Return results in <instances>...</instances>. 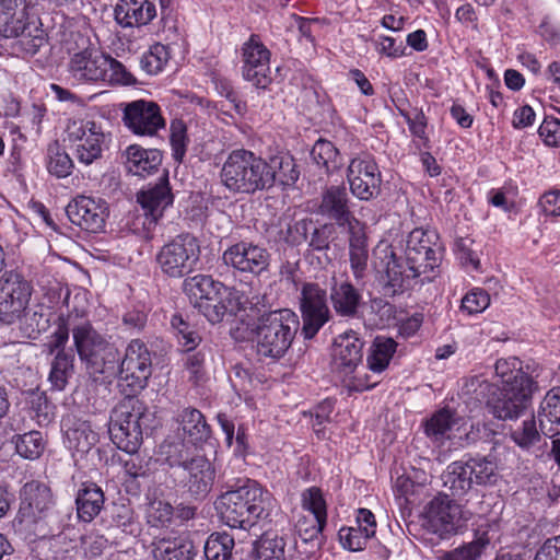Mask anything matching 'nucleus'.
Instances as JSON below:
<instances>
[{
  "label": "nucleus",
  "mask_w": 560,
  "mask_h": 560,
  "mask_svg": "<svg viewBox=\"0 0 560 560\" xmlns=\"http://www.w3.org/2000/svg\"><path fill=\"white\" fill-rule=\"evenodd\" d=\"M300 171L288 151H278L264 159L253 151L236 149L229 153L221 171L222 185L233 194L254 195L276 185L292 186Z\"/></svg>",
  "instance_id": "obj_1"
},
{
  "label": "nucleus",
  "mask_w": 560,
  "mask_h": 560,
  "mask_svg": "<svg viewBox=\"0 0 560 560\" xmlns=\"http://www.w3.org/2000/svg\"><path fill=\"white\" fill-rule=\"evenodd\" d=\"M299 326L298 315L289 308L259 315L252 328L257 355L271 360L283 358L295 338Z\"/></svg>",
  "instance_id": "obj_2"
},
{
  "label": "nucleus",
  "mask_w": 560,
  "mask_h": 560,
  "mask_svg": "<svg viewBox=\"0 0 560 560\" xmlns=\"http://www.w3.org/2000/svg\"><path fill=\"white\" fill-rule=\"evenodd\" d=\"M265 492L252 480L223 492L215 501L222 522L231 528L248 529L265 513Z\"/></svg>",
  "instance_id": "obj_3"
},
{
  "label": "nucleus",
  "mask_w": 560,
  "mask_h": 560,
  "mask_svg": "<svg viewBox=\"0 0 560 560\" xmlns=\"http://www.w3.org/2000/svg\"><path fill=\"white\" fill-rule=\"evenodd\" d=\"M128 398L114 410L109 434L119 450L133 454L142 444L143 433L155 428L156 419L143 401Z\"/></svg>",
  "instance_id": "obj_4"
},
{
  "label": "nucleus",
  "mask_w": 560,
  "mask_h": 560,
  "mask_svg": "<svg viewBox=\"0 0 560 560\" xmlns=\"http://www.w3.org/2000/svg\"><path fill=\"white\" fill-rule=\"evenodd\" d=\"M443 487L448 497L463 498L475 486L488 487L498 481V463L494 456H468L451 463L442 474Z\"/></svg>",
  "instance_id": "obj_5"
},
{
  "label": "nucleus",
  "mask_w": 560,
  "mask_h": 560,
  "mask_svg": "<svg viewBox=\"0 0 560 560\" xmlns=\"http://www.w3.org/2000/svg\"><path fill=\"white\" fill-rule=\"evenodd\" d=\"M376 280L386 296L404 293L412 280L425 275L416 264H409L406 255H398L388 244H380L374 250Z\"/></svg>",
  "instance_id": "obj_6"
},
{
  "label": "nucleus",
  "mask_w": 560,
  "mask_h": 560,
  "mask_svg": "<svg viewBox=\"0 0 560 560\" xmlns=\"http://www.w3.org/2000/svg\"><path fill=\"white\" fill-rule=\"evenodd\" d=\"M155 260L163 275L184 278L195 271L200 261L199 242L189 233L177 235L159 249Z\"/></svg>",
  "instance_id": "obj_7"
},
{
  "label": "nucleus",
  "mask_w": 560,
  "mask_h": 560,
  "mask_svg": "<svg viewBox=\"0 0 560 560\" xmlns=\"http://www.w3.org/2000/svg\"><path fill=\"white\" fill-rule=\"evenodd\" d=\"M34 288L24 275L15 269L0 276V325L13 326L22 322L30 305Z\"/></svg>",
  "instance_id": "obj_8"
},
{
  "label": "nucleus",
  "mask_w": 560,
  "mask_h": 560,
  "mask_svg": "<svg viewBox=\"0 0 560 560\" xmlns=\"http://www.w3.org/2000/svg\"><path fill=\"white\" fill-rule=\"evenodd\" d=\"M117 368L118 387L126 397H133L147 387L152 374V359L148 347L139 339L131 340Z\"/></svg>",
  "instance_id": "obj_9"
},
{
  "label": "nucleus",
  "mask_w": 560,
  "mask_h": 560,
  "mask_svg": "<svg viewBox=\"0 0 560 560\" xmlns=\"http://www.w3.org/2000/svg\"><path fill=\"white\" fill-rule=\"evenodd\" d=\"M299 310L302 334L304 338L311 339L332 318L327 289L317 282H303L300 289Z\"/></svg>",
  "instance_id": "obj_10"
},
{
  "label": "nucleus",
  "mask_w": 560,
  "mask_h": 560,
  "mask_svg": "<svg viewBox=\"0 0 560 560\" xmlns=\"http://www.w3.org/2000/svg\"><path fill=\"white\" fill-rule=\"evenodd\" d=\"M65 135L63 141L70 143L73 154L80 163L90 165L102 158L106 136L95 121L69 119Z\"/></svg>",
  "instance_id": "obj_11"
},
{
  "label": "nucleus",
  "mask_w": 560,
  "mask_h": 560,
  "mask_svg": "<svg viewBox=\"0 0 560 560\" xmlns=\"http://www.w3.org/2000/svg\"><path fill=\"white\" fill-rule=\"evenodd\" d=\"M472 513L444 497L434 498L427 510V526L441 538L456 534L471 518Z\"/></svg>",
  "instance_id": "obj_12"
},
{
  "label": "nucleus",
  "mask_w": 560,
  "mask_h": 560,
  "mask_svg": "<svg viewBox=\"0 0 560 560\" xmlns=\"http://www.w3.org/2000/svg\"><path fill=\"white\" fill-rule=\"evenodd\" d=\"M537 390V383L502 387L489 401V412L502 421L517 420L530 409L533 395Z\"/></svg>",
  "instance_id": "obj_13"
},
{
  "label": "nucleus",
  "mask_w": 560,
  "mask_h": 560,
  "mask_svg": "<svg viewBox=\"0 0 560 560\" xmlns=\"http://www.w3.org/2000/svg\"><path fill=\"white\" fill-rule=\"evenodd\" d=\"M347 178L353 196L360 200L377 198L382 191V174L373 156L363 154L351 159Z\"/></svg>",
  "instance_id": "obj_14"
},
{
  "label": "nucleus",
  "mask_w": 560,
  "mask_h": 560,
  "mask_svg": "<svg viewBox=\"0 0 560 560\" xmlns=\"http://www.w3.org/2000/svg\"><path fill=\"white\" fill-rule=\"evenodd\" d=\"M122 121L135 135L144 137H154L166 126L159 104L145 100L125 104Z\"/></svg>",
  "instance_id": "obj_15"
},
{
  "label": "nucleus",
  "mask_w": 560,
  "mask_h": 560,
  "mask_svg": "<svg viewBox=\"0 0 560 560\" xmlns=\"http://www.w3.org/2000/svg\"><path fill=\"white\" fill-rule=\"evenodd\" d=\"M222 260L235 270L259 276L268 270L271 255L266 247L241 241L223 252Z\"/></svg>",
  "instance_id": "obj_16"
},
{
  "label": "nucleus",
  "mask_w": 560,
  "mask_h": 560,
  "mask_svg": "<svg viewBox=\"0 0 560 560\" xmlns=\"http://www.w3.org/2000/svg\"><path fill=\"white\" fill-rule=\"evenodd\" d=\"M438 235L423 229L412 230L406 240L405 255L409 264H416L424 273L432 272L441 261V246Z\"/></svg>",
  "instance_id": "obj_17"
},
{
  "label": "nucleus",
  "mask_w": 560,
  "mask_h": 560,
  "mask_svg": "<svg viewBox=\"0 0 560 560\" xmlns=\"http://www.w3.org/2000/svg\"><path fill=\"white\" fill-rule=\"evenodd\" d=\"M137 201L143 210L144 230L150 231L156 225L164 210L173 205L174 195L168 182V171L164 170L163 175L152 187L141 190L137 195Z\"/></svg>",
  "instance_id": "obj_18"
},
{
  "label": "nucleus",
  "mask_w": 560,
  "mask_h": 560,
  "mask_svg": "<svg viewBox=\"0 0 560 560\" xmlns=\"http://www.w3.org/2000/svg\"><path fill=\"white\" fill-rule=\"evenodd\" d=\"M66 213L69 220L82 230L97 233L105 226L108 207L101 198L78 196L68 203Z\"/></svg>",
  "instance_id": "obj_19"
},
{
  "label": "nucleus",
  "mask_w": 560,
  "mask_h": 560,
  "mask_svg": "<svg viewBox=\"0 0 560 560\" xmlns=\"http://www.w3.org/2000/svg\"><path fill=\"white\" fill-rule=\"evenodd\" d=\"M243 77L252 82L257 89H267L271 83L270 77V51L252 35L243 46Z\"/></svg>",
  "instance_id": "obj_20"
},
{
  "label": "nucleus",
  "mask_w": 560,
  "mask_h": 560,
  "mask_svg": "<svg viewBox=\"0 0 560 560\" xmlns=\"http://www.w3.org/2000/svg\"><path fill=\"white\" fill-rule=\"evenodd\" d=\"M318 213L348 230L350 226L360 224V221L350 211L349 196L345 186H330L323 191Z\"/></svg>",
  "instance_id": "obj_21"
},
{
  "label": "nucleus",
  "mask_w": 560,
  "mask_h": 560,
  "mask_svg": "<svg viewBox=\"0 0 560 560\" xmlns=\"http://www.w3.org/2000/svg\"><path fill=\"white\" fill-rule=\"evenodd\" d=\"M39 0H0V35H16L27 25V19L37 16Z\"/></svg>",
  "instance_id": "obj_22"
},
{
  "label": "nucleus",
  "mask_w": 560,
  "mask_h": 560,
  "mask_svg": "<svg viewBox=\"0 0 560 560\" xmlns=\"http://www.w3.org/2000/svg\"><path fill=\"white\" fill-rule=\"evenodd\" d=\"M329 300L335 313L347 318L358 317L364 304L361 291L348 279L339 280L335 275L329 282Z\"/></svg>",
  "instance_id": "obj_23"
},
{
  "label": "nucleus",
  "mask_w": 560,
  "mask_h": 560,
  "mask_svg": "<svg viewBox=\"0 0 560 560\" xmlns=\"http://www.w3.org/2000/svg\"><path fill=\"white\" fill-rule=\"evenodd\" d=\"M107 66H110L107 55L96 48L86 47L71 57L69 71L78 80L103 81Z\"/></svg>",
  "instance_id": "obj_24"
},
{
  "label": "nucleus",
  "mask_w": 560,
  "mask_h": 560,
  "mask_svg": "<svg viewBox=\"0 0 560 560\" xmlns=\"http://www.w3.org/2000/svg\"><path fill=\"white\" fill-rule=\"evenodd\" d=\"M183 486L191 498L202 500L211 491L215 478V469L203 454L183 469Z\"/></svg>",
  "instance_id": "obj_25"
},
{
  "label": "nucleus",
  "mask_w": 560,
  "mask_h": 560,
  "mask_svg": "<svg viewBox=\"0 0 560 560\" xmlns=\"http://www.w3.org/2000/svg\"><path fill=\"white\" fill-rule=\"evenodd\" d=\"M19 514L22 518L35 522L52 504L49 487L37 480L26 482L20 492Z\"/></svg>",
  "instance_id": "obj_26"
},
{
  "label": "nucleus",
  "mask_w": 560,
  "mask_h": 560,
  "mask_svg": "<svg viewBox=\"0 0 560 560\" xmlns=\"http://www.w3.org/2000/svg\"><path fill=\"white\" fill-rule=\"evenodd\" d=\"M363 341L353 330L339 335L334 342L332 363L345 375L351 374L363 358Z\"/></svg>",
  "instance_id": "obj_27"
},
{
  "label": "nucleus",
  "mask_w": 560,
  "mask_h": 560,
  "mask_svg": "<svg viewBox=\"0 0 560 560\" xmlns=\"http://www.w3.org/2000/svg\"><path fill=\"white\" fill-rule=\"evenodd\" d=\"M150 547L154 560H192L197 555L192 540L185 536H158Z\"/></svg>",
  "instance_id": "obj_28"
},
{
  "label": "nucleus",
  "mask_w": 560,
  "mask_h": 560,
  "mask_svg": "<svg viewBox=\"0 0 560 560\" xmlns=\"http://www.w3.org/2000/svg\"><path fill=\"white\" fill-rule=\"evenodd\" d=\"M155 15V5L149 0H119L115 7V19L124 27L147 25Z\"/></svg>",
  "instance_id": "obj_29"
},
{
  "label": "nucleus",
  "mask_w": 560,
  "mask_h": 560,
  "mask_svg": "<svg viewBox=\"0 0 560 560\" xmlns=\"http://www.w3.org/2000/svg\"><path fill=\"white\" fill-rule=\"evenodd\" d=\"M105 494L95 482H82L75 494L78 518L82 522H92L103 510Z\"/></svg>",
  "instance_id": "obj_30"
},
{
  "label": "nucleus",
  "mask_w": 560,
  "mask_h": 560,
  "mask_svg": "<svg viewBox=\"0 0 560 560\" xmlns=\"http://www.w3.org/2000/svg\"><path fill=\"white\" fill-rule=\"evenodd\" d=\"M175 420L179 425L178 430L194 446L207 442L211 435V429L205 416L196 408H184L177 413Z\"/></svg>",
  "instance_id": "obj_31"
},
{
  "label": "nucleus",
  "mask_w": 560,
  "mask_h": 560,
  "mask_svg": "<svg viewBox=\"0 0 560 560\" xmlns=\"http://www.w3.org/2000/svg\"><path fill=\"white\" fill-rule=\"evenodd\" d=\"M126 168L128 172L144 176L156 171L162 163V152L158 149H144L138 144H131L126 149Z\"/></svg>",
  "instance_id": "obj_32"
},
{
  "label": "nucleus",
  "mask_w": 560,
  "mask_h": 560,
  "mask_svg": "<svg viewBox=\"0 0 560 560\" xmlns=\"http://www.w3.org/2000/svg\"><path fill=\"white\" fill-rule=\"evenodd\" d=\"M538 419L544 435L560 434V387L550 389L540 404Z\"/></svg>",
  "instance_id": "obj_33"
},
{
  "label": "nucleus",
  "mask_w": 560,
  "mask_h": 560,
  "mask_svg": "<svg viewBox=\"0 0 560 560\" xmlns=\"http://www.w3.org/2000/svg\"><path fill=\"white\" fill-rule=\"evenodd\" d=\"M349 233V260L353 277L360 280L368 268L369 250L365 233L361 224L350 226Z\"/></svg>",
  "instance_id": "obj_34"
},
{
  "label": "nucleus",
  "mask_w": 560,
  "mask_h": 560,
  "mask_svg": "<svg viewBox=\"0 0 560 560\" xmlns=\"http://www.w3.org/2000/svg\"><path fill=\"white\" fill-rule=\"evenodd\" d=\"M74 346L81 361L88 359L90 353H94L114 345L97 332L89 323L79 325L72 330Z\"/></svg>",
  "instance_id": "obj_35"
},
{
  "label": "nucleus",
  "mask_w": 560,
  "mask_h": 560,
  "mask_svg": "<svg viewBox=\"0 0 560 560\" xmlns=\"http://www.w3.org/2000/svg\"><path fill=\"white\" fill-rule=\"evenodd\" d=\"M510 439L523 451L535 452L547 445L546 439L537 428L534 415L511 428Z\"/></svg>",
  "instance_id": "obj_36"
},
{
  "label": "nucleus",
  "mask_w": 560,
  "mask_h": 560,
  "mask_svg": "<svg viewBox=\"0 0 560 560\" xmlns=\"http://www.w3.org/2000/svg\"><path fill=\"white\" fill-rule=\"evenodd\" d=\"M183 288L194 305L211 296L214 298L215 294H219L220 290L226 292V285L207 275H196L186 278Z\"/></svg>",
  "instance_id": "obj_37"
},
{
  "label": "nucleus",
  "mask_w": 560,
  "mask_h": 560,
  "mask_svg": "<svg viewBox=\"0 0 560 560\" xmlns=\"http://www.w3.org/2000/svg\"><path fill=\"white\" fill-rule=\"evenodd\" d=\"M161 454L164 455L165 462L170 467H178L185 469L190 463L202 454H200L197 447L185 440L165 441L161 445Z\"/></svg>",
  "instance_id": "obj_38"
},
{
  "label": "nucleus",
  "mask_w": 560,
  "mask_h": 560,
  "mask_svg": "<svg viewBox=\"0 0 560 560\" xmlns=\"http://www.w3.org/2000/svg\"><path fill=\"white\" fill-rule=\"evenodd\" d=\"M119 361V351L113 346L92 354L90 353V357L81 362L84 363L85 369L91 375H105L109 377L117 373Z\"/></svg>",
  "instance_id": "obj_39"
},
{
  "label": "nucleus",
  "mask_w": 560,
  "mask_h": 560,
  "mask_svg": "<svg viewBox=\"0 0 560 560\" xmlns=\"http://www.w3.org/2000/svg\"><path fill=\"white\" fill-rule=\"evenodd\" d=\"M285 546L284 535L266 532L254 544V560H285Z\"/></svg>",
  "instance_id": "obj_40"
},
{
  "label": "nucleus",
  "mask_w": 560,
  "mask_h": 560,
  "mask_svg": "<svg viewBox=\"0 0 560 560\" xmlns=\"http://www.w3.org/2000/svg\"><path fill=\"white\" fill-rule=\"evenodd\" d=\"M68 446L79 453H88L98 441L97 433L89 421L77 420L66 431Z\"/></svg>",
  "instance_id": "obj_41"
},
{
  "label": "nucleus",
  "mask_w": 560,
  "mask_h": 560,
  "mask_svg": "<svg viewBox=\"0 0 560 560\" xmlns=\"http://www.w3.org/2000/svg\"><path fill=\"white\" fill-rule=\"evenodd\" d=\"M495 375L501 380L502 387L537 383L522 371L521 361L513 357L499 359L494 365Z\"/></svg>",
  "instance_id": "obj_42"
},
{
  "label": "nucleus",
  "mask_w": 560,
  "mask_h": 560,
  "mask_svg": "<svg viewBox=\"0 0 560 560\" xmlns=\"http://www.w3.org/2000/svg\"><path fill=\"white\" fill-rule=\"evenodd\" d=\"M495 392L494 386L481 375H472L464 378L460 387V395L466 398V402L475 405L487 404L489 407L490 398Z\"/></svg>",
  "instance_id": "obj_43"
},
{
  "label": "nucleus",
  "mask_w": 560,
  "mask_h": 560,
  "mask_svg": "<svg viewBox=\"0 0 560 560\" xmlns=\"http://www.w3.org/2000/svg\"><path fill=\"white\" fill-rule=\"evenodd\" d=\"M311 156L319 168H324L326 174H330L342 166V158L338 149L325 139L315 142Z\"/></svg>",
  "instance_id": "obj_44"
},
{
  "label": "nucleus",
  "mask_w": 560,
  "mask_h": 560,
  "mask_svg": "<svg viewBox=\"0 0 560 560\" xmlns=\"http://www.w3.org/2000/svg\"><path fill=\"white\" fill-rule=\"evenodd\" d=\"M38 18L27 19V25L19 30L16 35L3 36L4 38H16V45L20 49L27 55H35L39 48L45 44L44 31L37 25Z\"/></svg>",
  "instance_id": "obj_45"
},
{
  "label": "nucleus",
  "mask_w": 560,
  "mask_h": 560,
  "mask_svg": "<svg viewBox=\"0 0 560 560\" xmlns=\"http://www.w3.org/2000/svg\"><path fill=\"white\" fill-rule=\"evenodd\" d=\"M397 342L392 338L376 337L368 355V366L371 371L381 373L389 364L396 351Z\"/></svg>",
  "instance_id": "obj_46"
},
{
  "label": "nucleus",
  "mask_w": 560,
  "mask_h": 560,
  "mask_svg": "<svg viewBox=\"0 0 560 560\" xmlns=\"http://www.w3.org/2000/svg\"><path fill=\"white\" fill-rule=\"evenodd\" d=\"M456 423L457 418L455 413L444 408L433 413V416L425 421L424 431L434 442H443L445 439L451 438L448 432Z\"/></svg>",
  "instance_id": "obj_47"
},
{
  "label": "nucleus",
  "mask_w": 560,
  "mask_h": 560,
  "mask_svg": "<svg viewBox=\"0 0 560 560\" xmlns=\"http://www.w3.org/2000/svg\"><path fill=\"white\" fill-rule=\"evenodd\" d=\"M73 362L74 355L72 352L60 350L56 353L48 376L52 388L62 390L66 387L69 377L73 373Z\"/></svg>",
  "instance_id": "obj_48"
},
{
  "label": "nucleus",
  "mask_w": 560,
  "mask_h": 560,
  "mask_svg": "<svg viewBox=\"0 0 560 560\" xmlns=\"http://www.w3.org/2000/svg\"><path fill=\"white\" fill-rule=\"evenodd\" d=\"M13 439L16 453L25 459H37L46 447V440L39 431L33 430L18 434Z\"/></svg>",
  "instance_id": "obj_49"
},
{
  "label": "nucleus",
  "mask_w": 560,
  "mask_h": 560,
  "mask_svg": "<svg viewBox=\"0 0 560 560\" xmlns=\"http://www.w3.org/2000/svg\"><path fill=\"white\" fill-rule=\"evenodd\" d=\"M234 546L230 534L212 533L205 542V557L207 560H230Z\"/></svg>",
  "instance_id": "obj_50"
},
{
  "label": "nucleus",
  "mask_w": 560,
  "mask_h": 560,
  "mask_svg": "<svg viewBox=\"0 0 560 560\" xmlns=\"http://www.w3.org/2000/svg\"><path fill=\"white\" fill-rule=\"evenodd\" d=\"M73 161L69 154L54 142L47 149V170L57 178H65L72 173Z\"/></svg>",
  "instance_id": "obj_51"
},
{
  "label": "nucleus",
  "mask_w": 560,
  "mask_h": 560,
  "mask_svg": "<svg viewBox=\"0 0 560 560\" xmlns=\"http://www.w3.org/2000/svg\"><path fill=\"white\" fill-rule=\"evenodd\" d=\"M325 526L326 524H322V522L314 518L310 526L306 520L299 521L296 525L299 536L304 545H310V549L299 550L300 555L302 552L307 555V551H314V555H316L320 550L324 542L322 533Z\"/></svg>",
  "instance_id": "obj_52"
},
{
  "label": "nucleus",
  "mask_w": 560,
  "mask_h": 560,
  "mask_svg": "<svg viewBox=\"0 0 560 560\" xmlns=\"http://www.w3.org/2000/svg\"><path fill=\"white\" fill-rule=\"evenodd\" d=\"M18 324H20V329L24 336L35 339L38 334L47 329L49 319L42 307L32 310L28 305L22 322H18Z\"/></svg>",
  "instance_id": "obj_53"
},
{
  "label": "nucleus",
  "mask_w": 560,
  "mask_h": 560,
  "mask_svg": "<svg viewBox=\"0 0 560 560\" xmlns=\"http://www.w3.org/2000/svg\"><path fill=\"white\" fill-rule=\"evenodd\" d=\"M112 526L131 536L140 534V524L133 510L125 504L117 505L112 514Z\"/></svg>",
  "instance_id": "obj_54"
},
{
  "label": "nucleus",
  "mask_w": 560,
  "mask_h": 560,
  "mask_svg": "<svg viewBox=\"0 0 560 560\" xmlns=\"http://www.w3.org/2000/svg\"><path fill=\"white\" fill-rule=\"evenodd\" d=\"M170 59L168 48L160 43L151 46L140 60L141 68L149 74H156L163 70Z\"/></svg>",
  "instance_id": "obj_55"
},
{
  "label": "nucleus",
  "mask_w": 560,
  "mask_h": 560,
  "mask_svg": "<svg viewBox=\"0 0 560 560\" xmlns=\"http://www.w3.org/2000/svg\"><path fill=\"white\" fill-rule=\"evenodd\" d=\"M302 506L313 514L314 520L327 523L326 502L319 488L312 487L302 493Z\"/></svg>",
  "instance_id": "obj_56"
},
{
  "label": "nucleus",
  "mask_w": 560,
  "mask_h": 560,
  "mask_svg": "<svg viewBox=\"0 0 560 560\" xmlns=\"http://www.w3.org/2000/svg\"><path fill=\"white\" fill-rule=\"evenodd\" d=\"M170 142L172 145L173 158L180 163L187 150V127L182 119H174L170 126Z\"/></svg>",
  "instance_id": "obj_57"
},
{
  "label": "nucleus",
  "mask_w": 560,
  "mask_h": 560,
  "mask_svg": "<svg viewBox=\"0 0 560 560\" xmlns=\"http://www.w3.org/2000/svg\"><path fill=\"white\" fill-rule=\"evenodd\" d=\"M338 535L342 547L350 551L363 550L366 541L371 538L359 526L342 527Z\"/></svg>",
  "instance_id": "obj_58"
},
{
  "label": "nucleus",
  "mask_w": 560,
  "mask_h": 560,
  "mask_svg": "<svg viewBox=\"0 0 560 560\" xmlns=\"http://www.w3.org/2000/svg\"><path fill=\"white\" fill-rule=\"evenodd\" d=\"M336 236V226L334 223H324L315 228L311 233L308 246L313 250L327 252L330 249V243Z\"/></svg>",
  "instance_id": "obj_59"
},
{
  "label": "nucleus",
  "mask_w": 560,
  "mask_h": 560,
  "mask_svg": "<svg viewBox=\"0 0 560 560\" xmlns=\"http://www.w3.org/2000/svg\"><path fill=\"white\" fill-rule=\"evenodd\" d=\"M174 514L173 506L165 501L154 500L150 503L148 522L152 526H166L172 522Z\"/></svg>",
  "instance_id": "obj_60"
},
{
  "label": "nucleus",
  "mask_w": 560,
  "mask_h": 560,
  "mask_svg": "<svg viewBox=\"0 0 560 560\" xmlns=\"http://www.w3.org/2000/svg\"><path fill=\"white\" fill-rule=\"evenodd\" d=\"M485 547V542L480 539L472 540L452 551L444 552L441 560H477Z\"/></svg>",
  "instance_id": "obj_61"
},
{
  "label": "nucleus",
  "mask_w": 560,
  "mask_h": 560,
  "mask_svg": "<svg viewBox=\"0 0 560 560\" xmlns=\"http://www.w3.org/2000/svg\"><path fill=\"white\" fill-rule=\"evenodd\" d=\"M489 304V294L482 289H474L463 298L462 310L472 315L485 311Z\"/></svg>",
  "instance_id": "obj_62"
},
{
  "label": "nucleus",
  "mask_w": 560,
  "mask_h": 560,
  "mask_svg": "<svg viewBox=\"0 0 560 560\" xmlns=\"http://www.w3.org/2000/svg\"><path fill=\"white\" fill-rule=\"evenodd\" d=\"M494 435V431L486 423H471L469 430L459 436L460 446H469L478 442H488Z\"/></svg>",
  "instance_id": "obj_63"
},
{
  "label": "nucleus",
  "mask_w": 560,
  "mask_h": 560,
  "mask_svg": "<svg viewBox=\"0 0 560 560\" xmlns=\"http://www.w3.org/2000/svg\"><path fill=\"white\" fill-rule=\"evenodd\" d=\"M538 132L547 145L560 147V120L558 118L546 117Z\"/></svg>",
  "instance_id": "obj_64"
}]
</instances>
